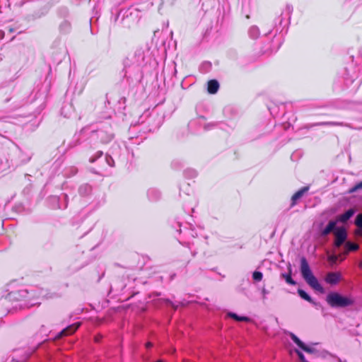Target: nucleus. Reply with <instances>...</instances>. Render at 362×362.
<instances>
[{"label":"nucleus","instance_id":"obj_3","mask_svg":"<svg viewBox=\"0 0 362 362\" xmlns=\"http://www.w3.org/2000/svg\"><path fill=\"white\" fill-rule=\"evenodd\" d=\"M300 273L306 283L315 291L324 293L325 289L313 275L305 257L300 258Z\"/></svg>","mask_w":362,"mask_h":362},{"label":"nucleus","instance_id":"obj_49","mask_svg":"<svg viewBox=\"0 0 362 362\" xmlns=\"http://www.w3.org/2000/svg\"><path fill=\"white\" fill-rule=\"evenodd\" d=\"M129 141H133V140H134V137H133V136H130V137L129 138Z\"/></svg>","mask_w":362,"mask_h":362},{"label":"nucleus","instance_id":"obj_39","mask_svg":"<svg viewBox=\"0 0 362 362\" xmlns=\"http://www.w3.org/2000/svg\"><path fill=\"white\" fill-rule=\"evenodd\" d=\"M103 155V151H98L94 156H91L89 158V161L90 163L95 162L98 158H100Z\"/></svg>","mask_w":362,"mask_h":362},{"label":"nucleus","instance_id":"obj_41","mask_svg":"<svg viewBox=\"0 0 362 362\" xmlns=\"http://www.w3.org/2000/svg\"><path fill=\"white\" fill-rule=\"evenodd\" d=\"M295 351L301 362H308V361H306L304 354L300 351L296 349Z\"/></svg>","mask_w":362,"mask_h":362},{"label":"nucleus","instance_id":"obj_30","mask_svg":"<svg viewBox=\"0 0 362 362\" xmlns=\"http://www.w3.org/2000/svg\"><path fill=\"white\" fill-rule=\"evenodd\" d=\"M216 126H218L221 129H224V126H225V124L222 123V122H218V123H214V122H211V123H208L204 125V129L208 131V130H210L212 128H214V127H216Z\"/></svg>","mask_w":362,"mask_h":362},{"label":"nucleus","instance_id":"obj_20","mask_svg":"<svg viewBox=\"0 0 362 362\" xmlns=\"http://www.w3.org/2000/svg\"><path fill=\"white\" fill-rule=\"evenodd\" d=\"M228 317L232 318L237 322H250L252 321L251 318L247 316H240L235 313L228 312L226 314Z\"/></svg>","mask_w":362,"mask_h":362},{"label":"nucleus","instance_id":"obj_37","mask_svg":"<svg viewBox=\"0 0 362 362\" xmlns=\"http://www.w3.org/2000/svg\"><path fill=\"white\" fill-rule=\"evenodd\" d=\"M185 175L187 177L192 178L197 176V172L193 169H187L185 170Z\"/></svg>","mask_w":362,"mask_h":362},{"label":"nucleus","instance_id":"obj_8","mask_svg":"<svg viewBox=\"0 0 362 362\" xmlns=\"http://www.w3.org/2000/svg\"><path fill=\"white\" fill-rule=\"evenodd\" d=\"M358 72L359 69L356 67H350L349 69H346L344 74V83L347 88H349L351 85L354 83V86L352 88L354 91H356L360 86L362 80L358 79Z\"/></svg>","mask_w":362,"mask_h":362},{"label":"nucleus","instance_id":"obj_23","mask_svg":"<svg viewBox=\"0 0 362 362\" xmlns=\"http://www.w3.org/2000/svg\"><path fill=\"white\" fill-rule=\"evenodd\" d=\"M71 29V23L67 20H64L59 25V30L62 33L66 34L70 32Z\"/></svg>","mask_w":362,"mask_h":362},{"label":"nucleus","instance_id":"obj_35","mask_svg":"<svg viewBox=\"0 0 362 362\" xmlns=\"http://www.w3.org/2000/svg\"><path fill=\"white\" fill-rule=\"evenodd\" d=\"M58 14L62 18H66L69 15V10L66 7H60L58 9Z\"/></svg>","mask_w":362,"mask_h":362},{"label":"nucleus","instance_id":"obj_51","mask_svg":"<svg viewBox=\"0 0 362 362\" xmlns=\"http://www.w3.org/2000/svg\"><path fill=\"white\" fill-rule=\"evenodd\" d=\"M360 267H362V261L360 263Z\"/></svg>","mask_w":362,"mask_h":362},{"label":"nucleus","instance_id":"obj_21","mask_svg":"<svg viewBox=\"0 0 362 362\" xmlns=\"http://www.w3.org/2000/svg\"><path fill=\"white\" fill-rule=\"evenodd\" d=\"M219 88V83L216 79H211L207 83V90L211 94H215L217 93Z\"/></svg>","mask_w":362,"mask_h":362},{"label":"nucleus","instance_id":"obj_43","mask_svg":"<svg viewBox=\"0 0 362 362\" xmlns=\"http://www.w3.org/2000/svg\"><path fill=\"white\" fill-rule=\"evenodd\" d=\"M72 108L71 105H65L62 108V111H61V113L62 115H64V116L65 117H69V115H68L65 112H66V110H71Z\"/></svg>","mask_w":362,"mask_h":362},{"label":"nucleus","instance_id":"obj_17","mask_svg":"<svg viewBox=\"0 0 362 362\" xmlns=\"http://www.w3.org/2000/svg\"><path fill=\"white\" fill-rule=\"evenodd\" d=\"M356 210L353 208L349 209L344 213L340 214L337 217V221L345 223H346L355 214Z\"/></svg>","mask_w":362,"mask_h":362},{"label":"nucleus","instance_id":"obj_18","mask_svg":"<svg viewBox=\"0 0 362 362\" xmlns=\"http://www.w3.org/2000/svg\"><path fill=\"white\" fill-rule=\"evenodd\" d=\"M309 189L308 187H303L298 191H297L291 197V206L296 204V202L300 199L303 194Z\"/></svg>","mask_w":362,"mask_h":362},{"label":"nucleus","instance_id":"obj_12","mask_svg":"<svg viewBox=\"0 0 362 362\" xmlns=\"http://www.w3.org/2000/svg\"><path fill=\"white\" fill-rule=\"evenodd\" d=\"M186 202L183 206V209L187 214L193 213L194 211V208L197 205V200L194 196H190L189 194L187 195L186 199H185Z\"/></svg>","mask_w":362,"mask_h":362},{"label":"nucleus","instance_id":"obj_19","mask_svg":"<svg viewBox=\"0 0 362 362\" xmlns=\"http://www.w3.org/2000/svg\"><path fill=\"white\" fill-rule=\"evenodd\" d=\"M339 228L337 227V221H329L327 226L322 230V235H327L331 232L336 231Z\"/></svg>","mask_w":362,"mask_h":362},{"label":"nucleus","instance_id":"obj_48","mask_svg":"<svg viewBox=\"0 0 362 362\" xmlns=\"http://www.w3.org/2000/svg\"><path fill=\"white\" fill-rule=\"evenodd\" d=\"M83 267V264H81L80 266H77V267H76L74 269V270L77 271V270L80 269L81 268H82Z\"/></svg>","mask_w":362,"mask_h":362},{"label":"nucleus","instance_id":"obj_1","mask_svg":"<svg viewBox=\"0 0 362 362\" xmlns=\"http://www.w3.org/2000/svg\"><path fill=\"white\" fill-rule=\"evenodd\" d=\"M46 293L43 289L35 288V289H18L16 291H10L6 296H4L2 300L16 302L21 301L23 300H27L28 303H25L23 305H28L29 304L36 305L40 304L39 302H32L31 300L33 298H39L40 297H45Z\"/></svg>","mask_w":362,"mask_h":362},{"label":"nucleus","instance_id":"obj_50","mask_svg":"<svg viewBox=\"0 0 362 362\" xmlns=\"http://www.w3.org/2000/svg\"><path fill=\"white\" fill-rule=\"evenodd\" d=\"M95 341H99V338L95 337Z\"/></svg>","mask_w":362,"mask_h":362},{"label":"nucleus","instance_id":"obj_16","mask_svg":"<svg viewBox=\"0 0 362 362\" xmlns=\"http://www.w3.org/2000/svg\"><path fill=\"white\" fill-rule=\"evenodd\" d=\"M53 202H58L57 207L60 209H65L68 206V196L66 194H62L60 197H52Z\"/></svg>","mask_w":362,"mask_h":362},{"label":"nucleus","instance_id":"obj_2","mask_svg":"<svg viewBox=\"0 0 362 362\" xmlns=\"http://www.w3.org/2000/svg\"><path fill=\"white\" fill-rule=\"evenodd\" d=\"M144 60V52L141 49L136 50L134 54V60L132 66L129 64V59H127L124 62V76L128 80L134 78L139 79L140 77V66Z\"/></svg>","mask_w":362,"mask_h":362},{"label":"nucleus","instance_id":"obj_25","mask_svg":"<svg viewBox=\"0 0 362 362\" xmlns=\"http://www.w3.org/2000/svg\"><path fill=\"white\" fill-rule=\"evenodd\" d=\"M248 35L250 38L257 39L260 35L259 28L256 25L251 26L248 30Z\"/></svg>","mask_w":362,"mask_h":362},{"label":"nucleus","instance_id":"obj_13","mask_svg":"<svg viewBox=\"0 0 362 362\" xmlns=\"http://www.w3.org/2000/svg\"><path fill=\"white\" fill-rule=\"evenodd\" d=\"M81 326V322H78L76 323H74L71 325H69L64 329H62L61 332H59L57 335L55 337V339H60L63 337L68 336L69 334H71L74 333L78 327Z\"/></svg>","mask_w":362,"mask_h":362},{"label":"nucleus","instance_id":"obj_42","mask_svg":"<svg viewBox=\"0 0 362 362\" xmlns=\"http://www.w3.org/2000/svg\"><path fill=\"white\" fill-rule=\"evenodd\" d=\"M78 140H79L78 136H74V141H71V142L69 144V148H74V147H75L76 146H77V145H78Z\"/></svg>","mask_w":362,"mask_h":362},{"label":"nucleus","instance_id":"obj_33","mask_svg":"<svg viewBox=\"0 0 362 362\" xmlns=\"http://www.w3.org/2000/svg\"><path fill=\"white\" fill-rule=\"evenodd\" d=\"M77 168L76 167H70L69 168L66 169L64 172V175L66 176H73L75 175L77 173Z\"/></svg>","mask_w":362,"mask_h":362},{"label":"nucleus","instance_id":"obj_34","mask_svg":"<svg viewBox=\"0 0 362 362\" xmlns=\"http://www.w3.org/2000/svg\"><path fill=\"white\" fill-rule=\"evenodd\" d=\"M263 274L261 272L255 271L252 274V279L255 281L258 282L262 280Z\"/></svg>","mask_w":362,"mask_h":362},{"label":"nucleus","instance_id":"obj_28","mask_svg":"<svg viewBox=\"0 0 362 362\" xmlns=\"http://www.w3.org/2000/svg\"><path fill=\"white\" fill-rule=\"evenodd\" d=\"M211 69V63L209 62H203L199 67V70L202 73H207Z\"/></svg>","mask_w":362,"mask_h":362},{"label":"nucleus","instance_id":"obj_22","mask_svg":"<svg viewBox=\"0 0 362 362\" xmlns=\"http://www.w3.org/2000/svg\"><path fill=\"white\" fill-rule=\"evenodd\" d=\"M92 191V187L88 184L81 185L78 187V193L81 197H86L90 194Z\"/></svg>","mask_w":362,"mask_h":362},{"label":"nucleus","instance_id":"obj_32","mask_svg":"<svg viewBox=\"0 0 362 362\" xmlns=\"http://www.w3.org/2000/svg\"><path fill=\"white\" fill-rule=\"evenodd\" d=\"M290 337L292 341L299 347L301 346H304V342H303L296 334L293 333H290Z\"/></svg>","mask_w":362,"mask_h":362},{"label":"nucleus","instance_id":"obj_40","mask_svg":"<svg viewBox=\"0 0 362 362\" xmlns=\"http://www.w3.org/2000/svg\"><path fill=\"white\" fill-rule=\"evenodd\" d=\"M105 162H106V163L109 166H110V167H113L114 166L115 162H114V160L112 159V158L110 156L107 155L105 156Z\"/></svg>","mask_w":362,"mask_h":362},{"label":"nucleus","instance_id":"obj_31","mask_svg":"<svg viewBox=\"0 0 362 362\" xmlns=\"http://www.w3.org/2000/svg\"><path fill=\"white\" fill-rule=\"evenodd\" d=\"M167 303L169 305H170L174 309V310H176L180 305L185 306L187 304V303L185 301H179V302L173 303V301H171L170 300H167Z\"/></svg>","mask_w":362,"mask_h":362},{"label":"nucleus","instance_id":"obj_29","mask_svg":"<svg viewBox=\"0 0 362 362\" xmlns=\"http://www.w3.org/2000/svg\"><path fill=\"white\" fill-rule=\"evenodd\" d=\"M9 167L8 160L6 158L4 160L0 158V173L6 171Z\"/></svg>","mask_w":362,"mask_h":362},{"label":"nucleus","instance_id":"obj_38","mask_svg":"<svg viewBox=\"0 0 362 362\" xmlns=\"http://www.w3.org/2000/svg\"><path fill=\"white\" fill-rule=\"evenodd\" d=\"M362 189V181L355 185L354 187L349 189V193L352 194L356 191Z\"/></svg>","mask_w":362,"mask_h":362},{"label":"nucleus","instance_id":"obj_5","mask_svg":"<svg viewBox=\"0 0 362 362\" xmlns=\"http://www.w3.org/2000/svg\"><path fill=\"white\" fill-rule=\"evenodd\" d=\"M113 136L114 134L108 122L101 123L100 128H98L96 130H91V139H99L102 144L109 143L113 139Z\"/></svg>","mask_w":362,"mask_h":362},{"label":"nucleus","instance_id":"obj_27","mask_svg":"<svg viewBox=\"0 0 362 362\" xmlns=\"http://www.w3.org/2000/svg\"><path fill=\"white\" fill-rule=\"evenodd\" d=\"M298 293L299 296L301 298H303V300H307V301H308L310 303H312L315 304V303L313 300V299L310 297V296L307 292H305L304 290L299 288L298 290Z\"/></svg>","mask_w":362,"mask_h":362},{"label":"nucleus","instance_id":"obj_26","mask_svg":"<svg viewBox=\"0 0 362 362\" xmlns=\"http://www.w3.org/2000/svg\"><path fill=\"white\" fill-rule=\"evenodd\" d=\"M344 248L346 252L348 253L349 252H355L359 249V245L356 243L348 241L344 244Z\"/></svg>","mask_w":362,"mask_h":362},{"label":"nucleus","instance_id":"obj_4","mask_svg":"<svg viewBox=\"0 0 362 362\" xmlns=\"http://www.w3.org/2000/svg\"><path fill=\"white\" fill-rule=\"evenodd\" d=\"M326 302L333 308H343L352 305L354 303L351 298L344 296L341 293L332 291L326 296Z\"/></svg>","mask_w":362,"mask_h":362},{"label":"nucleus","instance_id":"obj_45","mask_svg":"<svg viewBox=\"0 0 362 362\" xmlns=\"http://www.w3.org/2000/svg\"><path fill=\"white\" fill-rule=\"evenodd\" d=\"M262 298L266 299L267 295L269 293V291L266 288H263V289L262 290Z\"/></svg>","mask_w":362,"mask_h":362},{"label":"nucleus","instance_id":"obj_36","mask_svg":"<svg viewBox=\"0 0 362 362\" xmlns=\"http://www.w3.org/2000/svg\"><path fill=\"white\" fill-rule=\"evenodd\" d=\"M355 225L362 229V213L358 214L355 218Z\"/></svg>","mask_w":362,"mask_h":362},{"label":"nucleus","instance_id":"obj_44","mask_svg":"<svg viewBox=\"0 0 362 362\" xmlns=\"http://www.w3.org/2000/svg\"><path fill=\"white\" fill-rule=\"evenodd\" d=\"M300 349H301L302 350L307 353H313L314 351V349L313 348L308 346L305 343L304 346H301Z\"/></svg>","mask_w":362,"mask_h":362},{"label":"nucleus","instance_id":"obj_47","mask_svg":"<svg viewBox=\"0 0 362 362\" xmlns=\"http://www.w3.org/2000/svg\"><path fill=\"white\" fill-rule=\"evenodd\" d=\"M152 346H153V344H152L151 342H147V343L146 344V347L147 349H150V348H151Z\"/></svg>","mask_w":362,"mask_h":362},{"label":"nucleus","instance_id":"obj_6","mask_svg":"<svg viewBox=\"0 0 362 362\" xmlns=\"http://www.w3.org/2000/svg\"><path fill=\"white\" fill-rule=\"evenodd\" d=\"M121 15H122V23L124 27L127 28H131L136 25L140 19L139 11L133 8L120 11L118 17Z\"/></svg>","mask_w":362,"mask_h":362},{"label":"nucleus","instance_id":"obj_15","mask_svg":"<svg viewBox=\"0 0 362 362\" xmlns=\"http://www.w3.org/2000/svg\"><path fill=\"white\" fill-rule=\"evenodd\" d=\"M341 274L339 272H329L325 277V281L331 285L338 284L341 280Z\"/></svg>","mask_w":362,"mask_h":362},{"label":"nucleus","instance_id":"obj_14","mask_svg":"<svg viewBox=\"0 0 362 362\" xmlns=\"http://www.w3.org/2000/svg\"><path fill=\"white\" fill-rule=\"evenodd\" d=\"M148 199L151 202H156L161 199L162 194L160 191L155 187H151L146 192Z\"/></svg>","mask_w":362,"mask_h":362},{"label":"nucleus","instance_id":"obj_10","mask_svg":"<svg viewBox=\"0 0 362 362\" xmlns=\"http://www.w3.org/2000/svg\"><path fill=\"white\" fill-rule=\"evenodd\" d=\"M162 119L161 117L156 113H151L146 121V122L148 124V132L154 131L157 129L161 124ZM141 123H145L144 121H141Z\"/></svg>","mask_w":362,"mask_h":362},{"label":"nucleus","instance_id":"obj_11","mask_svg":"<svg viewBox=\"0 0 362 362\" xmlns=\"http://www.w3.org/2000/svg\"><path fill=\"white\" fill-rule=\"evenodd\" d=\"M334 235V246L336 247H340L341 245L345 244L347 238V232L344 228L341 227L337 229Z\"/></svg>","mask_w":362,"mask_h":362},{"label":"nucleus","instance_id":"obj_24","mask_svg":"<svg viewBox=\"0 0 362 362\" xmlns=\"http://www.w3.org/2000/svg\"><path fill=\"white\" fill-rule=\"evenodd\" d=\"M281 277L289 285L295 286L296 284V281H294L291 276V267H289V268H288V273L281 274Z\"/></svg>","mask_w":362,"mask_h":362},{"label":"nucleus","instance_id":"obj_7","mask_svg":"<svg viewBox=\"0 0 362 362\" xmlns=\"http://www.w3.org/2000/svg\"><path fill=\"white\" fill-rule=\"evenodd\" d=\"M356 110L359 112L362 113V102L358 103L356 106ZM356 124L352 125L351 124L344 123L342 122H322L309 124L308 127H313L315 126H339V127H346L351 129H362V116L356 119Z\"/></svg>","mask_w":362,"mask_h":362},{"label":"nucleus","instance_id":"obj_46","mask_svg":"<svg viewBox=\"0 0 362 362\" xmlns=\"http://www.w3.org/2000/svg\"><path fill=\"white\" fill-rule=\"evenodd\" d=\"M135 140H136V144H139L143 140V138H139V136H136Z\"/></svg>","mask_w":362,"mask_h":362},{"label":"nucleus","instance_id":"obj_9","mask_svg":"<svg viewBox=\"0 0 362 362\" xmlns=\"http://www.w3.org/2000/svg\"><path fill=\"white\" fill-rule=\"evenodd\" d=\"M179 229L177 230L180 234L183 233L184 240H189L191 238H195L198 236V233L195 227L190 223H185L184 229L182 230V223L179 221L177 222Z\"/></svg>","mask_w":362,"mask_h":362}]
</instances>
